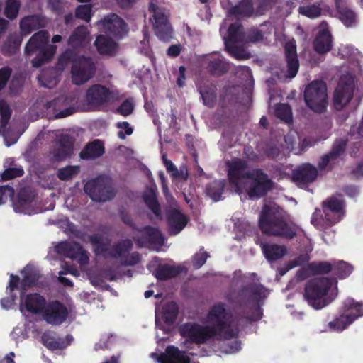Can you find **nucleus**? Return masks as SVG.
Instances as JSON below:
<instances>
[{
    "instance_id": "obj_1",
    "label": "nucleus",
    "mask_w": 363,
    "mask_h": 363,
    "mask_svg": "<svg viewBox=\"0 0 363 363\" xmlns=\"http://www.w3.org/2000/svg\"><path fill=\"white\" fill-rule=\"evenodd\" d=\"M225 304L219 302L209 310L207 318L211 325H201L196 323H186L180 327V335L191 342L201 345L211 340L218 341L237 338L239 330L233 328L227 320Z\"/></svg>"
},
{
    "instance_id": "obj_2",
    "label": "nucleus",
    "mask_w": 363,
    "mask_h": 363,
    "mask_svg": "<svg viewBox=\"0 0 363 363\" xmlns=\"http://www.w3.org/2000/svg\"><path fill=\"white\" fill-rule=\"evenodd\" d=\"M258 225L262 234L270 237L291 240L297 235L294 224L267 205L262 207L259 213Z\"/></svg>"
},
{
    "instance_id": "obj_3",
    "label": "nucleus",
    "mask_w": 363,
    "mask_h": 363,
    "mask_svg": "<svg viewBox=\"0 0 363 363\" xmlns=\"http://www.w3.org/2000/svg\"><path fill=\"white\" fill-rule=\"evenodd\" d=\"M69 62L72 63V81L74 84H84L95 75L96 65L91 57L77 56L74 51L67 50L58 58L57 65L64 68Z\"/></svg>"
},
{
    "instance_id": "obj_4",
    "label": "nucleus",
    "mask_w": 363,
    "mask_h": 363,
    "mask_svg": "<svg viewBox=\"0 0 363 363\" xmlns=\"http://www.w3.org/2000/svg\"><path fill=\"white\" fill-rule=\"evenodd\" d=\"M337 283L335 278L319 277L309 280L305 286L303 296L308 303L315 309H321L330 301H327L325 296L332 284Z\"/></svg>"
},
{
    "instance_id": "obj_5",
    "label": "nucleus",
    "mask_w": 363,
    "mask_h": 363,
    "mask_svg": "<svg viewBox=\"0 0 363 363\" xmlns=\"http://www.w3.org/2000/svg\"><path fill=\"white\" fill-rule=\"evenodd\" d=\"M49 35L46 30H40L35 33L28 40L25 47V53L31 55L37 53L32 60L35 67H40L44 63L52 59L55 50L48 48Z\"/></svg>"
},
{
    "instance_id": "obj_6",
    "label": "nucleus",
    "mask_w": 363,
    "mask_h": 363,
    "mask_svg": "<svg viewBox=\"0 0 363 363\" xmlns=\"http://www.w3.org/2000/svg\"><path fill=\"white\" fill-rule=\"evenodd\" d=\"M327 84L322 80H314L306 88L303 93L306 106L317 113H325L328 101Z\"/></svg>"
},
{
    "instance_id": "obj_7",
    "label": "nucleus",
    "mask_w": 363,
    "mask_h": 363,
    "mask_svg": "<svg viewBox=\"0 0 363 363\" xmlns=\"http://www.w3.org/2000/svg\"><path fill=\"white\" fill-rule=\"evenodd\" d=\"M265 288L261 284L251 282L242 286L235 300L240 308L255 307L259 308V301L265 297Z\"/></svg>"
},
{
    "instance_id": "obj_8",
    "label": "nucleus",
    "mask_w": 363,
    "mask_h": 363,
    "mask_svg": "<svg viewBox=\"0 0 363 363\" xmlns=\"http://www.w3.org/2000/svg\"><path fill=\"white\" fill-rule=\"evenodd\" d=\"M84 190L93 201L99 202L110 201L116 194L108 181L101 177L88 181L84 185Z\"/></svg>"
},
{
    "instance_id": "obj_9",
    "label": "nucleus",
    "mask_w": 363,
    "mask_h": 363,
    "mask_svg": "<svg viewBox=\"0 0 363 363\" xmlns=\"http://www.w3.org/2000/svg\"><path fill=\"white\" fill-rule=\"evenodd\" d=\"M249 179H251L252 182L247 193L250 199H260L266 196L274 186L273 181L259 168L253 169V174Z\"/></svg>"
},
{
    "instance_id": "obj_10",
    "label": "nucleus",
    "mask_w": 363,
    "mask_h": 363,
    "mask_svg": "<svg viewBox=\"0 0 363 363\" xmlns=\"http://www.w3.org/2000/svg\"><path fill=\"white\" fill-rule=\"evenodd\" d=\"M354 82L350 77H342L335 89L333 106L336 111L342 110L352 100L354 95Z\"/></svg>"
},
{
    "instance_id": "obj_11",
    "label": "nucleus",
    "mask_w": 363,
    "mask_h": 363,
    "mask_svg": "<svg viewBox=\"0 0 363 363\" xmlns=\"http://www.w3.org/2000/svg\"><path fill=\"white\" fill-rule=\"evenodd\" d=\"M113 99V92L109 88L99 84L89 86L85 96L87 105L92 109H97Z\"/></svg>"
},
{
    "instance_id": "obj_12",
    "label": "nucleus",
    "mask_w": 363,
    "mask_h": 363,
    "mask_svg": "<svg viewBox=\"0 0 363 363\" xmlns=\"http://www.w3.org/2000/svg\"><path fill=\"white\" fill-rule=\"evenodd\" d=\"M149 11L152 13L153 27L157 37L163 41H169L172 38V28L167 16L156 5L151 3Z\"/></svg>"
},
{
    "instance_id": "obj_13",
    "label": "nucleus",
    "mask_w": 363,
    "mask_h": 363,
    "mask_svg": "<svg viewBox=\"0 0 363 363\" xmlns=\"http://www.w3.org/2000/svg\"><path fill=\"white\" fill-rule=\"evenodd\" d=\"M69 311L66 306L58 300L47 303L42 313L43 320L51 325H60L68 318Z\"/></svg>"
},
{
    "instance_id": "obj_14",
    "label": "nucleus",
    "mask_w": 363,
    "mask_h": 363,
    "mask_svg": "<svg viewBox=\"0 0 363 363\" xmlns=\"http://www.w3.org/2000/svg\"><path fill=\"white\" fill-rule=\"evenodd\" d=\"M318 176V168L310 163H304L292 172V181L300 188L306 189L310 184L316 181Z\"/></svg>"
},
{
    "instance_id": "obj_15",
    "label": "nucleus",
    "mask_w": 363,
    "mask_h": 363,
    "mask_svg": "<svg viewBox=\"0 0 363 363\" xmlns=\"http://www.w3.org/2000/svg\"><path fill=\"white\" fill-rule=\"evenodd\" d=\"M55 252L71 259H78L79 264H83L88 262L89 257L82 245L76 242H61L55 247Z\"/></svg>"
},
{
    "instance_id": "obj_16",
    "label": "nucleus",
    "mask_w": 363,
    "mask_h": 363,
    "mask_svg": "<svg viewBox=\"0 0 363 363\" xmlns=\"http://www.w3.org/2000/svg\"><path fill=\"white\" fill-rule=\"evenodd\" d=\"M228 178L230 184L240 189V181L244 179H250L253 174L252 171H247V164L245 161L241 159H236L233 160L228 164Z\"/></svg>"
},
{
    "instance_id": "obj_17",
    "label": "nucleus",
    "mask_w": 363,
    "mask_h": 363,
    "mask_svg": "<svg viewBox=\"0 0 363 363\" xmlns=\"http://www.w3.org/2000/svg\"><path fill=\"white\" fill-rule=\"evenodd\" d=\"M45 298L38 293H31L26 295L22 291L20 296V309L23 307L33 314L42 315L47 304Z\"/></svg>"
},
{
    "instance_id": "obj_18",
    "label": "nucleus",
    "mask_w": 363,
    "mask_h": 363,
    "mask_svg": "<svg viewBox=\"0 0 363 363\" xmlns=\"http://www.w3.org/2000/svg\"><path fill=\"white\" fill-rule=\"evenodd\" d=\"M138 231L143 233V235L133 238V240L139 247H143L147 243L162 246L164 242V238L160 230L150 225H146Z\"/></svg>"
},
{
    "instance_id": "obj_19",
    "label": "nucleus",
    "mask_w": 363,
    "mask_h": 363,
    "mask_svg": "<svg viewBox=\"0 0 363 363\" xmlns=\"http://www.w3.org/2000/svg\"><path fill=\"white\" fill-rule=\"evenodd\" d=\"M100 23L105 33L116 38H121L125 31L126 23L116 13H111L101 20Z\"/></svg>"
},
{
    "instance_id": "obj_20",
    "label": "nucleus",
    "mask_w": 363,
    "mask_h": 363,
    "mask_svg": "<svg viewBox=\"0 0 363 363\" xmlns=\"http://www.w3.org/2000/svg\"><path fill=\"white\" fill-rule=\"evenodd\" d=\"M187 216L176 208H171L167 212V223L170 235H177L187 225Z\"/></svg>"
},
{
    "instance_id": "obj_21",
    "label": "nucleus",
    "mask_w": 363,
    "mask_h": 363,
    "mask_svg": "<svg viewBox=\"0 0 363 363\" xmlns=\"http://www.w3.org/2000/svg\"><path fill=\"white\" fill-rule=\"evenodd\" d=\"M284 56L286 62V77L290 79L294 78L299 69V60L294 42L289 41L285 44Z\"/></svg>"
},
{
    "instance_id": "obj_22",
    "label": "nucleus",
    "mask_w": 363,
    "mask_h": 363,
    "mask_svg": "<svg viewBox=\"0 0 363 363\" xmlns=\"http://www.w3.org/2000/svg\"><path fill=\"white\" fill-rule=\"evenodd\" d=\"M245 41V32L243 31V27L239 23H232L229 26L228 29V39L225 41V45L228 51L230 52L231 55H233L236 59H241L237 51L239 48L237 47H230V44L234 45L238 43H242Z\"/></svg>"
},
{
    "instance_id": "obj_23",
    "label": "nucleus",
    "mask_w": 363,
    "mask_h": 363,
    "mask_svg": "<svg viewBox=\"0 0 363 363\" xmlns=\"http://www.w3.org/2000/svg\"><path fill=\"white\" fill-rule=\"evenodd\" d=\"M75 139L67 134L61 135L57 140V147L53 152V157L57 161H62L72 153Z\"/></svg>"
},
{
    "instance_id": "obj_24",
    "label": "nucleus",
    "mask_w": 363,
    "mask_h": 363,
    "mask_svg": "<svg viewBox=\"0 0 363 363\" xmlns=\"http://www.w3.org/2000/svg\"><path fill=\"white\" fill-rule=\"evenodd\" d=\"M196 88L205 106L213 108L217 101L216 86L208 81H202L196 84Z\"/></svg>"
},
{
    "instance_id": "obj_25",
    "label": "nucleus",
    "mask_w": 363,
    "mask_h": 363,
    "mask_svg": "<svg viewBox=\"0 0 363 363\" xmlns=\"http://www.w3.org/2000/svg\"><path fill=\"white\" fill-rule=\"evenodd\" d=\"M160 363H190L191 359L185 352L180 351L178 347L170 345L167 347L165 352L158 357Z\"/></svg>"
},
{
    "instance_id": "obj_26",
    "label": "nucleus",
    "mask_w": 363,
    "mask_h": 363,
    "mask_svg": "<svg viewBox=\"0 0 363 363\" xmlns=\"http://www.w3.org/2000/svg\"><path fill=\"white\" fill-rule=\"evenodd\" d=\"M357 315H346L343 311L342 314L337 316L333 321L328 324L330 330L335 332L343 331L348 325L352 324L355 320L363 316V309L361 306L357 309Z\"/></svg>"
},
{
    "instance_id": "obj_27",
    "label": "nucleus",
    "mask_w": 363,
    "mask_h": 363,
    "mask_svg": "<svg viewBox=\"0 0 363 363\" xmlns=\"http://www.w3.org/2000/svg\"><path fill=\"white\" fill-rule=\"evenodd\" d=\"M206 70L213 77H220L229 70V63L222 56L211 55L206 59Z\"/></svg>"
},
{
    "instance_id": "obj_28",
    "label": "nucleus",
    "mask_w": 363,
    "mask_h": 363,
    "mask_svg": "<svg viewBox=\"0 0 363 363\" xmlns=\"http://www.w3.org/2000/svg\"><path fill=\"white\" fill-rule=\"evenodd\" d=\"M35 199L34 192L28 188L21 189L18 194L17 201L13 204L16 212L28 213Z\"/></svg>"
},
{
    "instance_id": "obj_29",
    "label": "nucleus",
    "mask_w": 363,
    "mask_h": 363,
    "mask_svg": "<svg viewBox=\"0 0 363 363\" xmlns=\"http://www.w3.org/2000/svg\"><path fill=\"white\" fill-rule=\"evenodd\" d=\"M333 37L327 29L320 30L313 41V49L318 54H325L332 48Z\"/></svg>"
},
{
    "instance_id": "obj_30",
    "label": "nucleus",
    "mask_w": 363,
    "mask_h": 363,
    "mask_svg": "<svg viewBox=\"0 0 363 363\" xmlns=\"http://www.w3.org/2000/svg\"><path fill=\"white\" fill-rule=\"evenodd\" d=\"M104 143L100 140H94L87 143L79 153L82 160H94L100 157L104 153Z\"/></svg>"
},
{
    "instance_id": "obj_31",
    "label": "nucleus",
    "mask_w": 363,
    "mask_h": 363,
    "mask_svg": "<svg viewBox=\"0 0 363 363\" xmlns=\"http://www.w3.org/2000/svg\"><path fill=\"white\" fill-rule=\"evenodd\" d=\"M323 211L325 219L331 224H335L338 219L330 218V213L340 215L342 212V203L338 199L332 197L323 203Z\"/></svg>"
},
{
    "instance_id": "obj_32",
    "label": "nucleus",
    "mask_w": 363,
    "mask_h": 363,
    "mask_svg": "<svg viewBox=\"0 0 363 363\" xmlns=\"http://www.w3.org/2000/svg\"><path fill=\"white\" fill-rule=\"evenodd\" d=\"M98 52L104 55H113L116 51L117 44L110 37L103 35H98L94 41Z\"/></svg>"
},
{
    "instance_id": "obj_33",
    "label": "nucleus",
    "mask_w": 363,
    "mask_h": 363,
    "mask_svg": "<svg viewBox=\"0 0 363 363\" xmlns=\"http://www.w3.org/2000/svg\"><path fill=\"white\" fill-rule=\"evenodd\" d=\"M43 26V21L39 16L30 15L25 16L20 21L21 35H27Z\"/></svg>"
},
{
    "instance_id": "obj_34",
    "label": "nucleus",
    "mask_w": 363,
    "mask_h": 363,
    "mask_svg": "<svg viewBox=\"0 0 363 363\" xmlns=\"http://www.w3.org/2000/svg\"><path fill=\"white\" fill-rule=\"evenodd\" d=\"M133 247L132 240L128 238L119 240L112 245L108 252V256L115 259L121 258V259L125 255V253L129 252Z\"/></svg>"
},
{
    "instance_id": "obj_35",
    "label": "nucleus",
    "mask_w": 363,
    "mask_h": 363,
    "mask_svg": "<svg viewBox=\"0 0 363 363\" xmlns=\"http://www.w3.org/2000/svg\"><path fill=\"white\" fill-rule=\"evenodd\" d=\"M143 201L147 208L157 216H161V208L157 200V190L155 187H149L143 195Z\"/></svg>"
},
{
    "instance_id": "obj_36",
    "label": "nucleus",
    "mask_w": 363,
    "mask_h": 363,
    "mask_svg": "<svg viewBox=\"0 0 363 363\" xmlns=\"http://www.w3.org/2000/svg\"><path fill=\"white\" fill-rule=\"evenodd\" d=\"M182 271L181 267H175L168 264H160L155 270L154 274L158 280L167 281L177 277Z\"/></svg>"
},
{
    "instance_id": "obj_37",
    "label": "nucleus",
    "mask_w": 363,
    "mask_h": 363,
    "mask_svg": "<svg viewBox=\"0 0 363 363\" xmlns=\"http://www.w3.org/2000/svg\"><path fill=\"white\" fill-rule=\"evenodd\" d=\"M262 250L265 258L269 262L277 261L286 253V248L277 244H263Z\"/></svg>"
},
{
    "instance_id": "obj_38",
    "label": "nucleus",
    "mask_w": 363,
    "mask_h": 363,
    "mask_svg": "<svg viewBox=\"0 0 363 363\" xmlns=\"http://www.w3.org/2000/svg\"><path fill=\"white\" fill-rule=\"evenodd\" d=\"M89 240L93 245L94 252L96 255L106 256L108 255L110 250V240H104L100 234H94L89 237Z\"/></svg>"
},
{
    "instance_id": "obj_39",
    "label": "nucleus",
    "mask_w": 363,
    "mask_h": 363,
    "mask_svg": "<svg viewBox=\"0 0 363 363\" xmlns=\"http://www.w3.org/2000/svg\"><path fill=\"white\" fill-rule=\"evenodd\" d=\"M43 345L50 350H63L69 345L60 337H55L51 332H45L41 336Z\"/></svg>"
},
{
    "instance_id": "obj_40",
    "label": "nucleus",
    "mask_w": 363,
    "mask_h": 363,
    "mask_svg": "<svg viewBox=\"0 0 363 363\" xmlns=\"http://www.w3.org/2000/svg\"><path fill=\"white\" fill-rule=\"evenodd\" d=\"M86 26H79L77 27L68 39V44L73 48L81 47L86 41L89 35Z\"/></svg>"
},
{
    "instance_id": "obj_41",
    "label": "nucleus",
    "mask_w": 363,
    "mask_h": 363,
    "mask_svg": "<svg viewBox=\"0 0 363 363\" xmlns=\"http://www.w3.org/2000/svg\"><path fill=\"white\" fill-rule=\"evenodd\" d=\"M226 182L224 179L214 180L206 186L207 195L214 201L221 199L222 194L225 187Z\"/></svg>"
},
{
    "instance_id": "obj_42",
    "label": "nucleus",
    "mask_w": 363,
    "mask_h": 363,
    "mask_svg": "<svg viewBox=\"0 0 363 363\" xmlns=\"http://www.w3.org/2000/svg\"><path fill=\"white\" fill-rule=\"evenodd\" d=\"M22 42V36L21 35H11L4 42L1 52L5 56H11L16 54L21 46Z\"/></svg>"
},
{
    "instance_id": "obj_43",
    "label": "nucleus",
    "mask_w": 363,
    "mask_h": 363,
    "mask_svg": "<svg viewBox=\"0 0 363 363\" xmlns=\"http://www.w3.org/2000/svg\"><path fill=\"white\" fill-rule=\"evenodd\" d=\"M23 273H24V276L21 281L22 291L35 286L40 277V273L38 271L33 269L28 266L24 268Z\"/></svg>"
},
{
    "instance_id": "obj_44",
    "label": "nucleus",
    "mask_w": 363,
    "mask_h": 363,
    "mask_svg": "<svg viewBox=\"0 0 363 363\" xmlns=\"http://www.w3.org/2000/svg\"><path fill=\"white\" fill-rule=\"evenodd\" d=\"M253 11L254 7L251 0H242L230 9V14L242 17L251 16Z\"/></svg>"
},
{
    "instance_id": "obj_45",
    "label": "nucleus",
    "mask_w": 363,
    "mask_h": 363,
    "mask_svg": "<svg viewBox=\"0 0 363 363\" xmlns=\"http://www.w3.org/2000/svg\"><path fill=\"white\" fill-rule=\"evenodd\" d=\"M179 308L177 304L174 302H168L162 310V318L165 323L172 324L177 318Z\"/></svg>"
},
{
    "instance_id": "obj_46",
    "label": "nucleus",
    "mask_w": 363,
    "mask_h": 363,
    "mask_svg": "<svg viewBox=\"0 0 363 363\" xmlns=\"http://www.w3.org/2000/svg\"><path fill=\"white\" fill-rule=\"evenodd\" d=\"M339 18L346 27H352L357 22V14L347 7L337 9Z\"/></svg>"
},
{
    "instance_id": "obj_47",
    "label": "nucleus",
    "mask_w": 363,
    "mask_h": 363,
    "mask_svg": "<svg viewBox=\"0 0 363 363\" xmlns=\"http://www.w3.org/2000/svg\"><path fill=\"white\" fill-rule=\"evenodd\" d=\"M309 269L312 272V274L314 275H322L326 274L333 270V265L328 262H313L309 263Z\"/></svg>"
},
{
    "instance_id": "obj_48",
    "label": "nucleus",
    "mask_w": 363,
    "mask_h": 363,
    "mask_svg": "<svg viewBox=\"0 0 363 363\" xmlns=\"http://www.w3.org/2000/svg\"><path fill=\"white\" fill-rule=\"evenodd\" d=\"M333 265V272L334 274L339 279H345L352 272V267L344 261H340L334 263Z\"/></svg>"
},
{
    "instance_id": "obj_49",
    "label": "nucleus",
    "mask_w": 363,
    "mask_h": 363,
    "mask_svg": "<svg viewBox=\"0 0 363 363\" xmlns=\"http://www.w3.org/2000/svg\"><path fill=\"white\" fill-rule=\"evenodd\" d=\"M21 3L19 0H6L4 15L10 20L15 19L19 13Z\"/></svg>"
},
{
    "instance_id": "obj_50",
    "label": "nucleus",
    "mask_w": 363,
    "mask_h": 363,
    "mask_svg": "<svg viewBox=\"0 0 363 363\" xmlns=\"http://www.w3.org/2000/svg\"><path fill=\"white\" fill-rule=\"evenodd\" d=\"M79 172V167L78 166H66L58 169L57 176L61 181H68L72 179Z\"/></svg>"
},
{
    "instance_id": "obj_51",
    "label": "nucleus",
    "mask_w": 363,
    "mask_h": 363,
    "mask_svg": "<svg viewBox=\"0 0 363 363\" xmlns=\"http://www.w3.org/2000/svg\"><path fill=\"white\" fill-rule=\"evenodd\" d=\"M347 141L346 138L336 139L329 152L330 155L335 160H337L345 152Z\"/></svg>"
},
{
    "instance_id": "obj_52",
    "label": "nucleus",
    "mask_w": 363,
    "mask_h": 363,
    "mask_svg": "<svg viewBox=\"0 0 363 363\" xmlns=\"http://www.w3.org/2000/svg\"><path fill=\"white\" fill-rule=\"evenodd\" d=\"M12 110L5 100H0V129L5 128L11 117Z\"/></svg>"
},
{
    "instance_id": "obj_53",
    "label": "nucleus",
    "mask_w": 363,
    "mask_h": 363,
    "mask_svg": "<svg viewBox=\"0 0 363 363\" xmlns=\"http://www.w3.org/2000/svg\"><path fill=\"white\" fill-rule=\"evenodd\" d=\"M275 114L277 118L286 121H292V113L291 107L286 104H279L276 106Z\"/></svg>"
},
{
    "instance_id": "obj_54",
    "label": "nucleus",
    "mask_w": 363,
    "mask_h": 363,
    "mask_svg": "<svg viewBox=\"0 0 363 363\" xmlns=\"http://www.w3.org/2000/svg\"><path fill=\"white\" fill-rule=\"evenodd\" d=\"M24 174V169L22 167H10L6 169L0 174V182H6L17 177H21Z\"/></svg>"
},
{
    "instance_id": "obj_55",
    "label": "nucleus",
    "mask_w": 363,
    "mask_h": 363,
    "mask_svg": "<svg viewBox=\"0 0 363 363\" xmlns=\"http://www.w3.org/2000/svg\"><path fill=\"white\" fill-rule=\"evenodd\" d=\"M69 104L67 99L65 96L55 98L53 100L46 102L45 108L48 110L52 109L55 114L59 112L64 106Z\"/></svg>"
},
{
    "instance_id": "obj_56",
    "label": "nucleus",
    "mask_w": 363,
    "mask_h": 363,
    "mask_svg": "<svg viewBox=\"0 0 363 363\" xmlns=\"http://www.w3.org/2000/svg\"><path fill=\"white\" fill-rule=\"evenodd\" d=\"M300 14L311 18H315L320 16L321 9L319 6L312 4L300 6L298 8Z\"/></svg>"
},
{
    "instance_id": "obj_57",
    "label": "nucleus",
    "mask_w": 363,
    "mask_h": 363,
    "mask_svg": "<svg viewBox=\"0 0 363 363\" xmlns=\"http://www.w3.org/2000/svg\"><path fill=\"white\" fill-rule=\"evenodd\" d=\"M75 17L89 22L91 19V6L90 4L77 6L75 9Z\"/></svg>"
},
{
    "instance_id": "obj_58",
    "label": "nucleus",
    "mask_w": 363,
    "mask_h": 363,
    "mask_svg": "<svg viewBox=\"0 0 363 363\" xmlns=\"http://www.w3.org/2000/svg\"><path fill=\"white\" fill-rule=\"evenodd\" d=\"M263 33L256 28H252L245 32V41L243 43H257L263 40Z\"/></svg>"
},
{
    "instance_id": "obj_59",
    "label": "nucleus",
    "mask_w": 363,
    "mask_h": 363,
    "mask_svg": "<svg viewBox=\"0 0 363 363\" xmlns=\"http://www.w3.org/2000/svg\"><path fill=\"white\" fill-rule=\"evenodd\" d=\"M141 260L140 254L138 252L128 253L121 259V264L124 267L135 266Z\"/></svg>"
},
{
    "instance_id": "obj_60",
    "label": "nucleus",
    "mask_w": 363,
    "mask_h": 363,
    "mask_svg": "<svg viewBox=\"0 0 363 363\" xmlns=\"http://www.w3.org/2000/svg\"><path fill=\"white\" fill-rule=\"evenodd\" d=\"M335 160L333 157L330 155V153H327L322 156L318 163V170L320 172L326 171L330 172L333 169V165L331 162Z\"/></svg>"
},
{
    "instance_id": "obj_61",
    "label": "nucleus",
    "mask_w": 363,
    "mask_h": 363,
    "mask_svg": "<svg viewBox=\"0 0 363 363\" xmlns=\"http://www.w3.org/2000/svg\"><path fill=\"white\" fill-rule=\"evenodd\" d=\"M209 257V254L207 252H202L196 253L192 258V264L195 269L201 268Z\"/></svg>"
},
{
    "instance_id": "obj_62",
    "label": "nucleus",
    "mask_w": 363,
    "mask_h": 363,
    "mask_svg": "<svg viewBox=\"0 0 363 363\" xmlns=\"http://www.w3.org/2000/svg\"><path fill=\"white\" fill-rule=\"evenodd\" d=\"M310 260V256L308 254H302L288 262L289 269L296 267L303 266L308 264Z\"/></svg>"
},
{
    "instance_id": "obj_63",
    "label": "nucleus",
    "mask_w": 363,
    "mask_h": 363,
    "mask_svg": "<svg viewBox=\"0 0 363 363\" xmlns=\"http://www.w3.org/2000/svg\"><path fill=\"white\" fill-rule=\"evenodd\" d=\"M134 109L133 104L130 99H125L117 108V113L127 116L130 115Z\"/></svg>"
},
{
    "instance_id": "obj_64",
    "label": "nucleus",
    "mask_w": 363,
    "mask_h": 363,
    "mask_svg": "<svg viewBox=\"0 0 363 363\" xmlns=\"http://www.w3.org/2000/svg\"><path fill=\"white\" fill-rule=\"evenodd\" d=\"M11 73L12 69L9 67H4L0 69V91L6 88Z\"/></svg>"
}]
</instances>
